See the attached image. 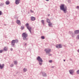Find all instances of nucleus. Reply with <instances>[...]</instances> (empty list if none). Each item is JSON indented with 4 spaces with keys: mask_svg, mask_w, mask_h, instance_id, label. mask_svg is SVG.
Here are the masks:
<instances>
[{
    "mask_svg": "<svg viewBox=\"0 0 79 79\" xmlns=\"http://www.w3.org/2000/svg\"><path fill=\"white\" fill-rule=\"evenodd\" d=\"M20 0H15V3L16 5H18L19 3Z\"/></svg>",
    "mask_w": 79,
    "mask_h": 79,
    "instance_id": "obj_8",
    "label": "nucleus"
},
{
    "mask_svg": "<svg viewBox=\"0 0 79 79\" xmlns=\"http://www.w3.org/2000/svg\"><path fill=\"white\" fill-rule=\"evenodd\" d=\"M30 12H31V13H33V12H34V11L31 10H30Z\"/></svg>",
    "mask_w": 79,
    "mask_h": 79,
    "instance_id": "obj_29",
    "label": "nucleus"
},
{
    "mask_svg": "<svg viewBox=\"0 0 79 79\" xmlns=\"http://www.w3.org/2000/svg\"><path fill=\"white\" fill-rule=\"evenodd\" d=\"M47 21L48 23H50V20L48 19H47Z\"/></svg>",
    "mask_w": 79,
    "mask_h": 79,
    "instance_id": "obj_17",
    "label": "nucleus"
},
{
    "mask_svg": "<svg viewBox=\"0 0 79 79\" xmlns=\"http://www.w3.org/2000/svg\"><path fill=\"white\" fill-rule=\"evenodd\" d=\"M77 74H79V70L77 71Z\"/></svg>",
    "mask_w": 79,
    "mask_h": 79,
    "instance_id": "obj_28",
    "label": "nucleus"
},
{
    "mask_svg": "<svg viewBox=\"0 0 79 79\" xmlns=\"http://www.w3.org/2000/svg\"><path fill=\"white\" fill-rule=\"evenodd\" d=\"M26 26L27 27L28 29L29 30L30 32L31 33V30L32 29L31 28V27L29 26V23H26Z\"/></svg>",
    "mask_w": 79,
    "mask_h": 79,
    "instance_id": "obj_4",
    "label": "nucleus"
},
{
    "mask_svg": "<svg viewBox=\"0 0 79 79\" xmlns=\"http://www.w3.org/2000/svg\"><path fill=\"white\" fill-rule=\"evenodd\" d=\"M48 25L50 27H52V23L50 22V23H49Z\"/></svg>",
    "mask_w": 79,
    "mask_h": 79,
    "instance_id": "obj_15",
    "label": "nucleus"
},
{
    "mask_svg": "<svg viewBox=\"0 0 79 79\" xmlns=\"http://www.w3.org/2000/svg\"><path fill=\"white\" fill-rule=\"evenodd\" d=\"M3 52V50H2L0 51V53H2Z\"/></svg>",
    "mask_w": 79,
    "mask_h": 79,
    "instance_id": "obj_27",
    "label": "nucleus"
},
{
    "mask_svg": "<svg viewBox=\"0 0 79 79\" xmlns=\"http://www.w3.org/2000/svg\"><path fill=\"white\" fill-rule=\"evenodd\" d=\"M77 52H79V49H78V50H77Z\"/></svg>",
    "mask_w": 79,
    "mask_h": 79,
    "instance_id": "obj_34",
    "label": "nucleus"
},
{
    "mask_svg": "<svg viewBox=\"0 0 79 79\" xmlns=\"http://www.w3.org/2000/svg\"><path fill=\"white\" fill-rule=\"evenodd\" d=\"M10 50L11 51H13V48H10Z\"/></svg>",
    "mask_w": 79,
    "mask_h": 79,
    "instance_id": "obj_31",
    "label": "nucleus"
},
{
    "mask_svg": "<svg viewBox=\"0 0 79 79\" xmlns=\"http://www.w3.org/2000/svg\"><path fill=\"white\" fill-rule=\"evenodd\" d=\"M46 1H48V0H46Z\"/></svg>",
    "mask_w": 79,
    "mask_h": 79,
    "instance_id": "obj_35",
    "label": "nucleus"
},
{
    "mask_svg": "<svg viewBox=\"0 0 79 79\" xmlns=\"http://www.w3.org/2000/svg\"><path fill=\"white\" fill-rule=\"evenodd\" d=\"M49 63H52V60H49Z\"/></svg>",
    "mask_w": 79,
    "mask_h": 79,
    "instance_id": "obj_26",
    "label": "nucleus"
},
{
    "mask_svg": "<svg viewBox=\"0 0 79 79\" xmlns=\"http://www.w3.org/2000/svg\"><path fill=\"white\" fill-rule=\"evenodd\" d=\"M23 71L24 72H26V71H27V69L26 68H24L23 69Z\"/></svg>",
    "mask_w": 79,
    "mask_h": 79,
    "instance_id": "obj_20",
    "label": "nucleus"
},
{
    "mask_svg": "<svg viewBox=\"0 0 79 79\" xmlns=\"http://www.w3.org/2000/svg\"><path fill=\"white\" fill-rule=\"evenodd\" d=\"M77 37H78V39H79V35H77Z\"/></svg>",
    "mask_w": 79,
    "mask_h": 79,
    "instance_id": "obj_32",
    "label": "nucleus"
},
{
    "mask_svg": "<svg viewBox=\"0 0 79 79\" xmlns=\"http://www.w3.org/2000/svg\"><path fill=\"white\" fill-rule=\"evenodd\" d=\"M16 23L18 24H19V25H20V24H21V22L20 21V20H17Z\"/></svg>",
    "mask_w": 79,
    "mask_h": 79,
    "instance_id": "obj_12",
    "label": "nucleus"
},
{
    "mask_svg": "<svg viewBox=\"0 0 79 79\" xmlns=\"http://www.w3.org/2000/svg\"><path fill=\"white\" fill-rule=\"evenodd\" d=\"M22 37L23 40H26V37H27V34L26 33H23L22 34Z\"/></svg>",
    "mask_w": 79,
    "mask_h": 79,
    "instance_id": "obj_3",
    "label": "nucleus"
},
{
    "mask_svg": "<svg viewBox=\"0 0 79 79\" xmlns=\"http://www.w3.org/2000/svg\"><path fill=\"white\" fill-rule=\"evenodd\" d=\"M24 27L22 26V27H21V29H22V30L24 29Z\"/></svg>",
    "mask_w": 79,
    "mask_h": 79,
    "instance_id": "obj_24",
    "label": "nucleus"
},
{
    "mask_svg": "<svg viewBox=\"0 0 79 79\" xmlns=\"http://www.w3.org/2000/svg\"><path fill=\"white\" fill-rule=\"evenodd\" d=\"M5 66V65L3 64H0V68L1 69H3V68H4V66Z\"/></svg>",
    "mask_w": 79,
    "mask_h": 79,
    "instance_id": "obj_7",
    "label": "nucleus"
},
{
    "mask_svg": "<svg viewBox=\"0 0 79 79\" xmlns=\"http://www.w3.org/2000/svg\"><path fill=\"white\" fill-rule=\"evenodd\" d=\"M37 60L39 61V64H40V65H42L43 60H42V59L39 56H38L37 58Z\"/></svg>",
    "mask_w": 79,
    "mask_h": 79,
    "instance_id": "obj_2",
    "label": "nucleus"
},
{
    "mask_svg": "<svg viewBox=\"0 0 79 79\" xmlns=\"http://www.w3.org/2000/svg\"><path fill=\"white\" fill-rule=\"evenodd\" d=\"M10 66L11 67H13V64H12L10 65Z\"/></svg>",
    "mask_w": 79,
    "mask_h": 79,
    "instance_id": "obj_30",
    "label": "nucleus"
},
{
    "mask_svg": "<svg viewBox=\"0 0 79 79\" xmlns=\"http://www.w3.org/2000/svg\"><path fill=\"white\" fill-rule=\"evenodd\" d=\"M10 3V2L9 1H7L6 2V5H9Z\"/></svg>",
    "mask_w": 79,
    "mask_h": 79,
    "instance_id": "obj_13",
    "label": "nucleus"
},
{
    "mask_svg": "<svg viewBox=\"0 0 79 79\" xmlns=\"http://www.w3.org/2000/svg\"><path fill=\"white\" fill-rule=\"evenodd\" d=\"M74 70H70L69 72L71 74H73L74 73Z\"/></svg>",
    "mask_w": 79,
    "mask_h": 79,
    "instance_id": "obj_11",
    "label": "nucleus"
},
{
    "mask_svg": "<svg viewBox=\"0 0 79 79\" xmlns=\"http://www.w3.org/2000/svg\"><path fill=\"white\" fill-rule=\"evenodd\" d=\"M60 10L64 11L65 13H66V11L67 10V7H66V6H64V5L62 4L60 6Z\"/></svg>",
    "mask_w": 79,
    "mask_h": 79,
    "instance_id": "obj_1",
    "label": "nucleus"
},
{
    "mask_svg": "<svg viewBox=\"0 0 79 79\" xmlns=\"http://www.w3.org/2000/svg\"><path fill=\"white\" fill-rule=\"evenodd\" d=\"M11 45H15V40H13L11 42Z\"/></svg>",
    "mask_w": 79,
    "mask_h": 79,
    "instance_id": "obj_9",
    "label": "nucleus"
},
{
    "mask_svg": "<svg viewBox=\"0 0 79 79\" xmlns=\"http://www.w3.org/2000/svg\"><path fill=\"white\" fill-rule=\"evenodd\" d=\"M18 63V62L16 61H14V64L15 65L17 64Z\"/></svg>",
    "mask_w": 79,
    "mask_h": 79,
    "instance_id": "obj_19",
    "label": "nucleus"
},
{
    "mask_svg": "<svg viewBox=\"0 0 79 79\" xmlns=\"http://www.w3.org/2000/svg\"><path fill=\"white\" fill-rule=\"evenodd\" d=\"M75 34H79V30H77L75 31Z\"/></svg>",
    "mask_w": 79,
    "mask_h": 79,
    "instance_id": "obj_14",
    "label": "nucleus"
},
{
    "mask_svg": "<svg viewBox=\"0 0 79 79\" xmlns=\"http://www.w3.org/2000/svg\"><path fill=\"white\" fill-rule=\"evenodd\" d=\"M4 50H5V51H7V50H8V48L5 47L4 48Z\"/></svg>",
    "mask_w": 79,
    "mask_h": 79,
    "instance_id": "obj_16",
    "label": "nucleus"
},
{
    "mask_svg": "<svg viewBox=\"0 0 79 79\" xmlns=\"http://www.w3.org/2000/svg\"><path fill=\"white\" fill-rule=\"evenodd\" d=\"M64 61H65V60H64Z\"/></svg>",
    "mask_w": 79,
    "mask_h": 79,
    "instance_id": "obj_36",
    "label": "nucleus"
},
{
    "mask_svg": "<svg viewBox=\"0 0 79 79\" xmlns=\"http://www.w3.org/2000/svg\"><path fill=\"white\" fill-rule=\"evenodd\" d=\"M77 8H79V6H77Z\"/></svg>",
    "mask_w": 79,
    "mask_h": 79,
    "instance_id": "obj_33",
    "label": "nucleus"
},
{
    "mask_svg": "<svg viewBox=\"0 0 79 79\" xmlns=\"http://www.w3.org/2000/svg\"><path fill=\"white\" fill-rule=\"evenodd\" d=\"M31 21H35V18L34 17H31Z\"/></svg>",
    "mask_w": 79,
    "mask_h": 79,
    "instance_id": "obj_10",
    "label": "nucleus"
},
{
    "mask_svg": "<svg viewBox=\"0 0 79 79\" xmlns=\"http://www.w3.org/2000/svg\"><path fill=\"white\" fill-rule=\"evenodd\" d=\"M15 43L16 42V43H18V40H15Z\"/></svg>",
    "mask_w": 79,
    "mask_h": 79,
    "instance_id": "obj_23",
    "label": "nucleus"
},
{
    "mask_svg": "<svg viewBox=\"0 0 79 79\" xmlns=\"http://www.w3.org/2000/svg\"><path fill=\"white\" fill-rule=\"evenodd\" d=\"M56 48H62V46L61 45V44H60L56 45Z\"/></svg>",
    "mask_w": 79,
    "mask_h": 79,
    "instance_id": "obj_6",
    "label": "nucleus"
},
{
    "mask_svg": "<svg viewBox=\"0 0 79 79\" xmlns=\"http://www.w3.org/2000/svg\"><path fill=\"white\" fill-rule=\"evenodd\" d=\"M41 22H42V24H44V20H42V21H41Z\"/></svg>",
    "mask_w": 79,
    "mask_h": 79,
    "instance_id": "obj_21",
    "label": "nucleus"
},
{
    "mask_svg": "<svg viewBox=\"0 0 79 79\" xmlns=\"http://www.w3.org/2000/svg\"><path fill=\"white\" fill-rule=\"evenodd\" d=\"M51 50L49 48H47L45 50V51L46 53H50L51 52Z\"/></svg>",
    "mask_w": 79,
    "mask_h": 79,
    "instance_id": "obj_5",
    "label": "nucleus"
},
{
    "mask_svg": "<svg viewBox=\"0 0 79 79\" xmlns=\"http://www.w3.org/2000/svg\"><path fill=\"white\" fill-rule=\"evenodd\" d=\"M42 74L43 76H46V74L44 72H43Z\"/></svg>",
    "mask_w": 79,
    "mask_h": 79,
    "instance_id": "obj_18",
    "label": "nucleus"
},
{
    "mask_svg": "<svg viewBox=\"0 0 79 79\" xmlns=\"http://www.w3.org/2000/svg\"><path fill=\"white\" fill-rule=\"evenodd\" d=\"M2 15V12L0 11V15Z\"/></svg>",
    "mask_w": 79,
    "mask_h": 79,
    "instance_id": "obj_25",
    "label": "nucleus"
},
{
    "mask_svg": "<svg viewBox=\"0 0 79 79\" xmlns=\"http://www.w3.org/2000/svg\"><path fill=\"white\" fill-rule=\"evenodd\" d=\"M41 39H45V37H44V36H42L41 37Z\"/></svg>",
    "mask_w": 79,
    "mask_h": 79,
    "instance_id": "obj_22",
    "label": "nucleus"
}]
</instances>
